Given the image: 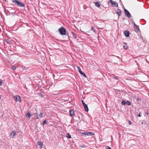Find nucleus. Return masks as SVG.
<instances>
[{
    "instance_id": "nucleus-1",
    "label": "nucleus",
    "mask_w": 149,
    "mask_h": 149,
    "mask_svg": "<svg viewBox=\"0 0 149 149\" xmlns=\"http://www.w3.org/2000/svg\"><path fill=\"white\" fill-rule=\"evenodd\" d=\"M12 2L13 3H15L21 7H24L25 6V5L24 4L20 2L19 1L16 0H14L12 1Z\"/></svg>"
},
{
    "instance_id": "nucleus-2",
    "label": "nucleus",
    "mask_w": 149,
    "mask_h": 149,
    "mask_svg": "<svg viewBox=\"0 0 149 149\" xmlns=\"http://www.w3.org/2000/svg\"><path fill=\"white\" fill-rule=\"evenodd\" d=\"M61 35H65L66 33V29L64 28L61 27L58 29Z\"/></svg>"
},
{
    "instance_id": "nucleus-3",
    "label": "nucleus",
    "mask_w": 149,
    "mask_h": 149,
    "mask_svg": "<svg viewBox=\"0 0 149 149\" xmlns=\"http://www.w3.org/2000/svg\"><path fill=\"white\" fill-rule=\"evenodd\" d=\"M124 10L125 13V15L129 18H130L131 17V15L129 11L125 8L124 9Z\"/></svg>"
},
{
    "instance_id": "nucleus-4",
    "label": "nucleus",
    "mask_w": 149,
    "mask_h": 149,
    "mask_svg": "<svg viewBox=\"0 0 149 149\" xmlns=\"http://www.w3.org/2000/svg\"><path fill=\"white\" fill-rule=\"evenodd\" d=\"M77 69L79 71V72L81 75H82L84 77L86 78L87 77L86 75L81 70L80 67L79 66H77Z\"/></svg>"
},
{
    "instance_id": "nucleus-5",
    "label": "nucleus",
    "mask_w": 149,
    "mask_h": 149,
    "mask_svg": "<svg viewBox=\"0 0 149 149\" xmlns=\"http://www.w3.org/2000/svg\"><path fill=\"white\" fill-rule=\"evenodd\" d=\"M14 97L15 99V101L17 102H21V97L19 95H16V96H14Z\"/></svg>"
},
{
    "instance_id": "nucleus-6",
    "label": "nucleus",
    "mask_w": 149,
    "mask_h": 149,
    "mask_svg": "<svg viewBox=\"0 0 149 149\" xmlns=\"http://www.w3.org/2000/svg\"><path fill=\"white\" fill-rule=\"evenodd\" d=\"M110 2L111 3L112 6H118V4L116 1H113L112 0H110Z\"/></svg>"
},
{
    "instance_id": "nucleus-7",
    "label": "nucleus",
    "mask_w": 149,
    "mask_h": 149,
    "mask_svg": "<svg viewBox=\"0 0 149 149\" xmlns=\"http://www.w3.org/2000/svg\"><path fill=\"white\" fill-rule=\"evenodd\" d=\"M43 114L42 113H40L39 114H38L37 113H36L34 114V116L36 117L37 119H39L40 118H41Z\"/></svg>"
},
{
    "instance_id": "nucleus-8",
    "label": "nucleus",
    "mask_w": 149,
    "mask_h": 149,
    "mask_svg": "<svg viewBox=\"0 0 149 149\" xmlns=\"http://www.w3.org/2000/svg\"><path fill=\"white\" fill-rule=\"evenodd\" d=\"M43 145V143L41 142H38L37 143V146L40 149H41Z\"/></svg>"
},
{
    "instance_id": "nucleus-9",
    "label": "nucleus",
    "mask_w": 149,
    "mask_h": 149,
    "mask_svg": "<svg viewBox=\"0 0 149 149\" xmlns=\"http://www.w3.org/2000/svg\"><path fill=\"white\" fill-rule=\"evenodd\" d=\"M124 34L125 36L127 37H128L130 36V33L127 30H126L124 32Z\"/></svg>"
},
{
    "instance_id": "nucleus-10",
    "label": "nucleus",
    "mask_w": 149,
    "mask_h": 149,
    "mask_svg": "<svg viewBox=\"0 0 149 149\" xmlns=\"http://www.w3.org/2000/svg\"><path fill=\"white\" fill-rule=\"evenodd\" d=\"M134 31L137 33H139L140 31V29L139 27L138 26L134 28Z\"/></svg>"
},
{
    "instance_id": "nucleus-11",
    "label": "nucleus",
    "mask_w": 149,
    "mask_h": 149,
    "mask_svg": "<svg viewBox=\"0 0 149 149\" xmlns=\"http://www.w3.org/2000/svg\"><path fill=\"white\" fill-rule=\"evenodd\" d=\"M117 13L119 16H120L121 14V11L120 9H118L117 10Z\"/></svg>"
},
{
    "instance_id": "nucleus-12",
    "label": "nucleus",
    "mask_w": 149,
    "mask_h": 149,
    "mask_svg": "<svg viewBox=\"0 0 149 149\" xmlns=\"http://www.w3.org/2000/svg\"><path fill=\"white\" fill-rule=\"evenodd\" d=\"M94 134L93 133L91 132H86V136H89L91 135H93Z\"/></svg>"
},
{
    "instance_id": "nucleus-13",
    "label": "nucleus",
    "mask_w": 149,
    "mask_h": 149,
    "mask_svg": "<svg viewBox=\"0 0 149 149\" xmlns=\"http://www.w3.org/2000/svg\"><path fill=\"white\" fill-rule=\"evenodd\" d=\"M70 115L72 116L74 114V110H72L69 111Z\"/></svg>"
},
{
    "instance_id": "nucleus-14",
    "label": "nucleus",
    "mask_w": 149,
    "mask_h": 149,
    "mask_svg": "<svg viewBox=\"0 0 149 149\" xmlns=\"http://www.w3.org/2000/svg\"><path fill=\"white\" fill-rule=\"evenodd\" d=\"M84 108L86 111V112H88V109L87 105L86 104L85 105H84Z\"/></svg>"
},
{
    "instance_id": "nucleus-15",
    "label": "nucleus",
    "mask_w": 149,
    "mask_h": 149,
    "mask_svg": "<svg viewBox=\"0 0 149 149\" xmlns=\"http://www.w3.org/2000/svg\"><path fill=\"white\" fill-rule=\"evenodd\" d=\"M16 132L14 131H13L10 134V136L13 138Z\"/></svg>"
},
{
    "instance_id": "nucleus-16",
    "label": "nucleus",
    "mask_w": 149,
    "mask_h": 149,
    "mask_svg": "<svg viewBox=\"0 0 149 149\" xmlns=\"http://www.w3.org/2000/svg\"><path fill=\"white\" fill-rule=\"evenodd\" d=\"M95 6L97 7H100V3L98 2H96L95 3Z\"/></svg>"
},
{
    "instance_id": "nucleus-17",
    "label": "nucleus",
    "mask_w": 149,
    "mask_h": 149,
    "mask_svg": "<svg viewBox=\"0 0 149 149\" xmlns=\"http://www.w3.org/2000/svg\"><path fill=\"white\" fill-rule=\"evenodd\" d=\"M31 116V114L29 112H28L26 115V117H29V119L30 118V116Z\"/></svg>"
},
{
    "instance_id": "nucleus-18",
    "label": "nucleus",
    "mask_w": 149,
    "mask_h": 149,
    "mask_svg": "<svg viewBox=\"0 0 149 149\" xmlns=\"http://www.w3.org/2000/svg\"><path fill=\"white\" fill-rule=\"evenodd\" d=\"M67 137L68 138H69V139H70L71 138V136L68 133H67Z\"/></svg>"
},
{
    "instance_id": "nucleus-19",
    "label": "nucleus",
    "mask_w": 149,
    "mask_h": 149,
    "mask_svg": "<svg viewBox=\"0 0 149 149\" xmlns=\"http://www.w3.org/2000/svg\"><path fill=\"white\" fill-rule=\"evenodd\" d=\"M71 33L72 34V36L74 38H77V37H76V35H75L74 33L72 32V31H71Z\"/></svg>"
},
{
    "instance_id": "nucleus-20",
    "label": "nucleus",
    "mask_w": 149,
    "mask_h": 149,
    "mask_svg": "<svg viewBox=\"0 0 149 149\" xmlns=\"http://www.w3.org/2000/svg\"><path fill=\"white\" fill-rule=\"evenodd\" d=\"M132 23L134 24V28H135V27H136L137 26H138L137 25L135 24V23L133 21H132Z\"/></svg>"
},
{
    "instance_id": "nucleus-21",
    "label": "nucleus",
    "mask_w": 149,
    "mask_h": 149,
    "mask_svg": "<svg viewBox=\"0 0 149 149\" xmlns=\"http://www.w3.org/2000/svg\"><path fill=\"white\" fill-rule=\"evenodd\" d=\"M5 41L8 44H9L10 43V41L8 39H6Z\"/></svg>"
},
{
    "instance_id": "nucleus-22",
    "label": "nucleus",
    "mask_w": 149,
    "mask_h": 149,
    "mask_svg": "<svg viewBox=\"0 0 149 149\" xmlns=\"http://www.w3.org/2000/svg\"><path fill=\"white\" fill-rule=\"evenodd\" d=\"M91 30H93V31L95 33H96V30L95 29H94L93 26L91 27Z\"/></svg>"
},
{
    "instance_id": "nucleus-23",
    "label": "nucleus",
    "mask_w": 149,
    "mask_h": 149,
    "mask_svg": "<svg viewBox=\"0 0 149 149\" xmlns=\"http://www.w3.org/2000/svg\"><path fill=\"white\" fill-rule=\"evenodd\" d=\"M121 104L123 105H124L126 104V102L125 100H123L121 102Z\"/></svg>"
},
{
    "instance_id": "nucleus-24",
    "label": "nucleus",
    "mask_w": 149,
    "mask_h": 149,
    "mask_svg": "<svg viewBox=\"0 0 149 149\" xmlns=\"http://www.w3.org/2000/svg\"><path fill=\"white\" fill-rule=\"evenodd\" d=\"M126 104L128 105H130L131 104L130 102L129 101H127L126 102Z\"/></svg>"
},
{
    "instance_id": "nucleus-25",
    "label": "nucleus",
    "mask_w": 149,
    "mask_h": 149,
    "mask_svg": "<svg viewBox=\"0 0 149 149\" xmlns=\"http://www.w3.org/2000/svg\"><path fill=\"white\" fill-rule=\"evenodd\" d=\"M82 135H85L86 136V132H82L81 133Z\"/></svg>"
},
{
    "instance_id": "nucleus-26",
    "label": "nucleus",
    "mask_w": 149,
    "mask_h": 149,
    "mask_svg": "<svg viewBox=\"0 0 149 149\" xmlns=\"http://www.w3.org/2000/svg\"><path fill=\"white\" fill-rule=\"evenodd\" d=\"M46 123V120H44L42 123V125H44Z\"/></svg>"
},
{
    "instance_id": "nucleus-27",
    "label": "nucleus",
    "mask_w": 149,
    "mask_h": 149,
    "mask_svg": "<svg viewBox=\"0 0 149 149\" xmlns=\"http://www.w3.org/2000/svg\"><path fill=\"white\" fill-rule=\"evenodd\" d=\"M11 67L13 70H15L16 69V67L14 65L12 66Z\"/></svg>"
},
{
    "instance_id": "nucleus-28",
    "label": "nucleus",
    "mask_w": 149,
    "mask_h": 149,
    "mask_svg": "<svg viewBox=\"0 0 149 149\" xmlns=\"http://www.w3.org/2000/svg\"><path fill=\"white\" fill-rule=\"evenodd\" d=\"M142 116V113H141V112H140L138 115V116L139 117H141Z\"/></svg>"
},
{
    "instance_id": "nucleus-29",
    "label": "nucleus",
    "mask_w": 149,
    "mask_h": 149,
    "mask_svg": "<svg viewBox=\"0 0 149 149\" xmlns=\"http://www.w3.org/2000/svg\"><path fill=\"white\" fill-rule=\"evenodd\" d=\"M106 149H111V148L108 146H106Z\"/></svg>"
},
{
    "instance_id": "nucleus-30",
    "label": "nucleus",
    "mask_w": 149,
    "mask_h": 149,
    "mask_svg": "<svg viewBox=\"0 0 149 149\" xmlns=\"http://www.w3.org/2000/svg\"><path fill=\"white\" fill-rule=\"evenodd\" d=\"M81 102H82V104H83V106L86 104L85 103H84V102L83 100H81Z\"/></svg>"
},
{
    "instance_id": "nucleus-31",
    "label": "nucleus",
    "mask_w": 149,
    "mask_h": 149,
    "mask_svg": "<svg viewBox=\"0 0 149 149\" xmlns=\"http://www.w3.org/2000/svg\"><path fill=\"white\" fill-rule=\"evenodd\" d=\"M114 78L115 79L117 80H118L119 79L118 77L116 76L114 77Z\"/></svg>"
},
{
    "instance_id": "nucleus-32",
    "label": "nucleus",
    "mask_w": 149,
    "mask_h": 149,
    "mask_svg": "<svg viewBox=\"0 0 149 149\" xmlns=\"http://www.w3.org/2000/svg\"><path fill=\"white\" fill-rule=\"evenodd\" d=\"M2 83V80H0V86L1 85Z\"/></svg>"
},
{
    "instance_id": "nucleus-33",
    "label": "nucleus",
    "mask_w": 149,
    "mask_h": 149,
    "mask_svg": "<svg viewBox=\"0 0 149 149\" xmlns=\"http://www.w3.org/2000/svg\"><path fill=\"white\" fill-rule=\"evenodd\" d=\"M128 123H129V124L130 125H131L132 124V122H131V121L130 120H129L128 121Z\"/></svg>"
},
{
    "instance_id": "nucleus-34",
    "label": "nucleus",
    "mask_w": 149,
    "mask_h": 149,
    "mask_svg": "<svg viewBox=\"0 0 149 149\" xmlns=\"http://www.w3.org/2000/svg\"><path fill=\"white\" fill-rule=\"evenodd\" d=\"M128 46H126V47H125V46H124V48L125 49H127L128 48Z\"/></svg>"
},
{
    "instance_id": "nucleus-35",
    "label": "nucleus",
    "mask_w": 149,
    "mask_h": 149,
    "mask_svg": "<svg viewBox=\"0 0 149 149\" xmlns=\"http://www.w3.org/2000/svg\"><path fill=\"white\" fill-rule=\"evenodd\" d=\"M10 13L12 14L13 15H14V13L13 11H12V12H11Z\"/></svg>"
},
{
    "instance_id": "nucleus-36",
    "label": "nucleus",
    "mask_w": 149,
    "mask_h": 149,
    "mask_svg": "<svg viewBox=\"0 0 149 149\" xmlns=\"http://www.w3.org/2000/svg\"><path fill=\"white\" fill-rule=\"evenodd\" d=\"M122 19L123 20H124L125 19V18L124 17H123L122 18Z\"/></svg>"
},
{
    "instance_id": "nucleus-37",
    "label": "nucleus",
    "mask_w": 149,
    "mask_h": 149,
    "mask_svg": "<svg viewBox=\"0 0 149 149\" xmlns=\"http://www.w3.org/2000/svg\"><path fill=\"white\" fill-rule=\"evenodd\" d=\"M24 69H25V70H26V67H24Z\"/></svg>"
},
{
    "instance_id": "nucleus-38",
    "label": "nucleus",
    "mask_w": 149,
    "mask_h": 149,
    "mask_svg": "<svg viewBox=\"0 0 149 149\" xmlns=\"http://www.w3.org/2000/svg\"><path fill=\"white\" fill-rule=\"evenodd\" d=\"M139 100V98H138L137 99V100Z\"/></svg>"
},
{
    "instance_id": "nucleus-39",
    "label": "nucleus",
    "mask_w": 149,
    "mask_h": 149,
    "mask_svg": "<svg viewBox=\"0 0 149 149\" xmlns=\"http://www.w3.org/2000/svg\"><path fill=\"white\" fill-rule=\"evenodd\" d=\"M141 124H143V122H142L141 123Z\"/></svg>"
},
{
    "instance_id": "nucleus-40",
    "label": "nucleus",
    "mask_w": 149,
    "mask_h": 149,
    "mask_svg": "<svg viewBox=\"0 0 149 149\" xmlns=\"http://www.w3.org/2000/svg\"><path fill=\"white\" fill-rule=\"evenodd\" d=\"M10 10H13V9H12V8H11V9Z\"/></svg>"
},
{
    "instance_id": "nucleus-41",
    "label": "nucleus",
    "mask_w": 149,
    "mask_h": 149,
    "mask_svg": "<svg viewBox=\"0 0 149 149\" xmlns=\"http://www.w3.org/2000/svg\"><path fill=\"white\" fill-rule=\"evenodd\" d=\"M1 95H0V100L1 99Z\"/></svg>"
},
{
    "instance_id": "nucleus-42",
    "label": "nucleus",
    "mask_w": 149,
    "mask_h": 149,
    "mask_svg": "<svg viewBox=\"0 0 149 149\" xmlns=\"http://www.w3.org/2000/svg\"><path fill=\"white\" fill-rule=\"evenodd\" d=\"M3 1H6V0H3Z\"/></svg>"
},
{
    "instance_id": "nucleus-43",
    "label": "nucleus",
    "mask_w": 149,
    "mask_h": 149,
    "mask_svg": "<svg viewBox=\"0 0 149 149\" xmlns=\"http://www.w3.org/2000/svg\"><path fill=\"white\" fill-rule=\"evenodd\" d=\"M116 57H118V58H119V57L118 56H116Z\"/></svg>"
}]
</instances>
